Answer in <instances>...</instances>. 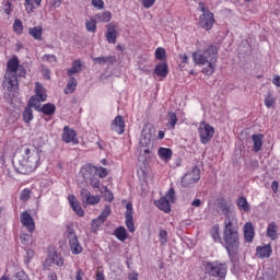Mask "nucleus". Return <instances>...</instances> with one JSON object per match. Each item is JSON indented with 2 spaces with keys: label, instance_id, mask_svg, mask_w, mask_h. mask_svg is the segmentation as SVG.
I'll return each mask as SVG.
<instances>
[{
  "label": "nucleus",
  "instance_id": "dca6fc26",
  "mask_svg": "<svg viewBox=\"0 0 280 280\" xmlns=\"http://www.w3.org/2000/svg\"><path fill=\"white\" fill-rule=\"evenodd\" d=\"M244 240L247 244H253L255 240V225L252 222H247L243 226Z\"/></svg>",
  "mask_w": 280,
  "mask_h": 280
},
{
  "label": "nucleus",
  "instance_id": "f03ea898",
  "mask_svg": "<svg viewBox=\"0 0 280 280\" xmlns=\"http://www.w3.org/2000/svg\"><path fill=\"white\" fill-rule=\"evenodd\" d=\"M192 60L195 65H208L202 69L205 75H213L215 72V63L218 62V47L210 45L203 52H192Z\"/></svg>",
  "mask_w": 280,
  "mask_h": 280
},
{
  "label": "nucleus",
  "instance_id": "f704fd0d",
  "mask_svg": "<svg viewBox=\"0 0 280 280\" xmlns=\"http://www.w3.org/2000/svg\"><path fill=\"white\" fill-rule=\"evenodd\" d=\"M80 71H82V63L80 62V60H75L72 63V68L68 70V75H75V73H80Z\"/></svg>",
  "mask_w": 280,
  "mask_h": 280
},
{
  "label": "nucleus",
  "instance_id": "c9c22d12",
  "mask_svg": "<svg viewBox=\"0 0 280 280\" xmlns=\"http://www.w3.org/2000/svg\"><path fill=\"white\" fill-rule=\"evenodd\" d=\"M237 207L238 209H241V211H250V206L248 205V200H246V197H240L237 199Z\"/></svg>",
  "mask_w": 280,
  "mask_h": 280
},
{
  "label": "nucleus",
  "instance_id": "4c0bfd02",
  "mask_svg": "<svg viewBox=\"0 0 280 280\" xmlns=\"http://www.w3.org/2000/svg\"><path fill=\"white\" fill-rule=\"evenodd\" d=\"M22 116H23V121H25V124H30V121L34 119V112L32 110V107L26 106Z\"/></svg>",
  "mask_w": 280,
  "mask_h": 280
},
{
  "label": "nucleus",
  "instance_id": "09e8293b",
  "mask_svg": "<svg viewBox=\"0 0 280 280\" xmlns=\"http://www.w3.org/2000/svg\"><path fill=\"white\" fill-rule=\"evenodd\" d=\"M72 210L79 215V218H84V210L82 209V206L79 203H73Z\"/></svg>",
  "mask_w": 280,
  "mask_h": 280
},
{
  "label": "nucleus",
  "instance_id": "2f4dec72",
  "mask_svg": "<svg viewBox=\"0 0 280 280\" xmlns=\"http://www.w3.org/2000/svg\"><path fill=\"white\" fill-rule=\"evenodd\" d=\"M45 102V101H40V98H37V96H31L27 107L28 108H34L35 110H37V113H40V108H43V106H40V103Z\"/></svg>",
  "mask_w": 280,
  "mask_h": 280
},
{
  "label": "nucleus",
  "instance_id": "0eeeda50",
  "mask_svg": "<svg viewBox=\"0 0 280 280\" xmlns=\"http://www.w3.org/2000/svg\"><path fill=\"white\" fill-rule=\"evenodd\" d=\"M198 133H199L200 143H202V145H207V143H209L211 139H213V135H215V128L202 121L199 125Z\"/></svg>",
  "mask_w": 280,
  "mask_h": 280
},
{
  "label": "nucleus",
  "instance_id": "473e14b6",
  "mask_svg": "<svg viewBox=\"0 0 280 280\" xmlns=\"http://www.w3.org/2000/svg\"><path fill=\"white\" fill-rule=\"evenodd\" d=\"M113 19V14L110 11H104L96 14V21L100 23H109V21Z\"/></svg>",
  "mask_w": 280,
  "mask_h": 280
},
{
  "label": "nucleus",
  "instance_id": "58836bf2",
  "mask_svg": "<svg viewBox=\"0 0 280 280\" xmlns=\"http://www.w3.org/2000/svg\"><path fill=\"white\" fill-rule=\"evenodd\" d=\"M176 124H178V117L176 116V113L168 112V122L167 126L174 130L176 128Z\"/></svg>",
  "mask_w": 280,
  "mask_h": 280
},
{
  "label": "nucleus",
  "instance_id": "39448f33",
  "mask_svg": "<svg viewBox=\"0 0 280 280\" xmlns=\"http://www.w3.org/2000/svg\"><path fill=\"white\" fill-rule=\"evenodd\" d=\"M140 148L143 154H150V152H152V148H154V127L150 124H145L142 128Z\"/></svg>",
  "mask_w": 280,
  "mask_h": 280
},
{
  "label": "nucleus",
  "instance_id": "8fccbe9b",
  "mask_svg": "<svg viewBox=\"0 0 280 280\" xmlns=\"http://www.w3.org/2000/svg\"><path fill=\"white\" fill-rule=\"evenodd\" d=\"M32 191L30 189H23L20 195V200H23V202H27V200L31 198Z\"/></svg>",
  "mask_w": 280,
  "mask_h": 280
},
{
  "label": "nucleus",
  "instance_id": "f257e3e1",
  "mask_svg": "<svg viewBox=\"0 0 280 280\" xmlns=\"http://www.w3.org/2000/svg\"><path fill=\"white\" fill-rule=\"evenodd\" d=\"M40 165V151L36 148H23L13 159V167L18 174H32Z\"/></svg>",
  "mask_w": 280,
  "mask_h": 280
},
{
  "label": "nucleus",
  "instance_id": "6e6552de",
  "mask_svg": "<svg viewBox=\"0 0 280 280\" xmlns=\"http://www.w3.org/2000/svg\"><path fill=\"white\" fill-rule=\"evenodd\" d=\"M174 198H176V192L174 191V188H171L166 196L162 197L160 200L154 201V205L158 207V209L164 211V213H170V211H172V206L170 202H174Z\"/></svg>",
  "mask_w": 280,
  "mask_h": 280
},
{
  "label": "nucleus",
  "instance_id": "5701e85b",
  "mask_svg": "<svg viewBox=\"0 0 280 280\" xmlns=\"http://www.w3.org/2000/svg\"><path fill=\"white\" fill-rule=\"evenodd\" d=\"M256 255L260 259H268L272 255V247L271 246H258L256 248Z\"/></svg>",
  "mask_w": 280,
  "mask_h": 280
},
{
  "label": "nucleus",
  "instance_id": "9b49d317",
  "mask_svg": "<svg viewBox=\"0 0 280 280\" xmlns=\"http://www.w3.org/2000/svg\"><path fill=\"white\" fill-rule=\"evenodd\" d=\"M5 73L9 75H16L19 73L20 78H23L26 71L23 69V66L19 63V58L13 57L7 63Z\"/></svg>",
  "mask_w": 280,
  "mask_h": 280
},
{
  "label": "nucleus",
  "instance_id": "a18cd8bd",
  "mask_svg": "<svg viewBox=\"0 0 280 280\" xmlns=\"http://www.w3.org/2000/svg\"><path fill=\"white\" fill-rule=\"evenodd\" d=\"M112 210H110V206H105V208L103 209V211L101 212V214L98 215V218L103 221L106 222V219L108 218V215H110Z\"/></svg>",
  "mask_w": 280,
  "mask_h": 280
},
{
  "label": "nucleus",
  "instance_id": "79ce46f5",
  "mask_svg": "<svg viewBox=\"0 0 280 280\" xmlns=\"http://www.w3.org/2000/svg\"><path fill=\"white\" fill-rule=\"evenodd\" d=\"M13 32H15V34H23V22L19 19H16L13 23Z\"/></svg>",
  "mask_w": 280,
  "mask_h": 280
},
{
  "label": "nucleus",
  "instance_id": "393cba45",
  "mask_svg": "<svg viewBox=\"0 0 280 280\" xmlns=\"http://www.w3.org/2000/svg\"><path fill=\"white\" fill-rule=\"evenodd\" d=\"M154 73H156L160 78H167V73H170V67L166 62H160L155 66Z\"/></svg>",
  "mask_w": 280,
  "mask_h": 280
},
{
  "label": "nucleus",
  "instance_id": "de8ad7c7",
  "mask_svg": "<svg viewBox=\"0 0 280 280\" xmlns=\"http://www.w3.org/2000/svg\"><path fill=\"white\" fill-rule=\"evenodd\" d=\"M166 51L165 48L159 47L155 50V58L156 60H165Z\"/></svg>",
  "mask_w": 280,
  "mask_h": 280
},
{
  "label": "nucleus",
  "instance_id": "603ef678",
  "mask_svg": "<svg viewBox=\"0 0 280 280\" xmlns=\"http://www.w3.org/2000/svg\"><path fill=\"white\" fill-rule=\"evenodd\" d=\"M68 242L70 246H80V242L78 241V235L68 236Z\"/></svg>",
  "mask_w": 280,
  "mask_h": 280
},
{
  "label": "nucleus",
  "instance_id": "c85d7f7f",
  "mask_svg": "<svg viewBox=\"0 0 280 280\" xmlns=\"http://www.w3.org/2000/svg\"><path fill=\"white\" fill-rule=\"evenodd\" d=\"M93 61L96 65H113L114 62H117V57L116 56H107V57H96L93 58Z\"/></svg>",
  "mask_w": 280,
  "mask_h": 280
},
{
  "label": "nucleus",
  "instance_id": "864d4df0",
  "mask_svg": "<svg viewBox=\"0 0 280 280\" xmlns=\"http://www.w3.org/2000/svg\"><path fill=\"white\" fill-rule=\"evenodd\" d=\"M25 1V8L28 12H34V3H36V0H24Z\"/></svg>",
  "mask_w": 280,
  "mask_h": 280
},
{
  "label": "nucleus",
  "instance_id": "c756f323",
  "mask_svg": "<svg viewBox=\"0 0 280 280\" xmlns=\"http://www.w3.org/2000/svg\"><path fill=\"white\" fill-rule=\"evenodd\" d=\"M39 113H43V115H46L48 117H51V115L56 114V105L54 103L44 104L39 109Z\"/></svg>",
  "mask_w": 280,
  "mask_h": 280
},
{
  "label": "nucleus",
  "instance_id": "37998d69",
  "mask_svg": "<svg viewBox=\"0 0 280 280\" xmlns=\"http://www.w3.org/2000/svg\"><path fill=\"white\" fill-rule=\"evenodd\" d=\"M115 235H116V237H117L118 240H120L121 242H124V240H126V237H127L126 228L120 226V228L116 229Z\"/></svg>",
  "mask_w": 280,
  "mask_h": 280
},
{
  "label": "nucleus",
  "instance_id": "ea45409f",
  "mask_svg": "<svg viewBox=\"0 0 280 280\" xmlns=\"http://www.w3.org/2000/svg\"><path fill=\"white\" fill-rule=\"evenodd\" d=\"M35 255H36V252H34V248L32 247L25 248V256H24L25 264H30V261H32Z\"/></svg>",
  "mask_w": 280,
  "mask_h": 280
},
{
  "label": "nucleus",
  "instance_id": "f8f14e48",
  "mask_svg": "<svg viewBox=\"0 0 280 280\" xmlns=\"http://www.w3.org/2000/svg\"><path fill=\"white\" fill-rule=\"evenodd\" d=\"M213 23H215V19L211 11H207L199 16V25L207 32L213 27Z\"/></svg>",
  "mask_w": 280,
  "mask_h": 280
},
{
  "label": "nucleus",
  "instance_id": "72a5a7b5",
  "mask_svg": "<svg viewBox=\"0 0 280 280\" xmlns=\"http://www.w3.org/2000/svg\"><path fill=\"white\" fill-rule=\"evenodd\" d=\"M265 106L266 108H275L277 106V98H275L271 92L265 95Z\"/></svg>",
  "mask_w": 280,
  "mask_h": 280
},
{
  "label": "nucleus",
  "instance_id": "0e129e2a",
  "mask_svg": "<svg viewBox=\"0 0 280 280\" xmlns=\"http://www.w3.org/2000/svg\"><path fill=\"white\" fill-rule=\"evenodd\" d=\"M30 240H31L30 234H22L21 235L22 244L27 245V242H30Z\"/></svg>",
  "mask_w": 280,
  "mask_h": 280
},
{
  "label": "nucleus",
  "instance_id": "a19ab883",
  "mask_svg": "<svg viewBox=\"0 0 280 280\" xmlns=\"http://www.w3.org/2000/svg\"><path fill=\"white\" fill-rule=\"evenodd\" d=\"M102 224H104L103 219H100V217L97 219H94L92 221V224H91L92 233H95L96 231H100V226H102Z\"/></svg>",
  "mask_w": 280,
  "mask_h": 280
},
{
  "label": "nucleus",
  "instance_id": "3c124183",
  "mask_svg": "<svg viewBox=\"0 0 280 280\" xmlns=\"http://www.w3.org/2000/svg\"><path fill=\"white\" fill-rule=\"evenodd\" d=\"M96 175L100 178H106V176H108V170L106 167L100 166V167H97Z\"/></svg>",
  "mask_w": 280,
  "mask_h": 280
},
{
  "label": "nucleus",
  "instance_id": "6ab92c4d",
  "mask_svg": "<svg viewBox=\"0 0 280 280\" xmlns=\"http://www.w3.org/2000/svg\"><path fill=\"white\" fill-rule=\"evenodd\" d=\"M225 248L232 261V266H233L232 272H235L240 268V264L237 261V246H226Z\"/></svg>",
  "mask_w": 280,
  "mask_h": 280
},
{
  "label": "nucleus",
  "instance_id": "f3484780",
  "mask_svg": "<svg viewBox=\"0 0 280 280\" xmlns=\"http://www.w3.org/2000/svg\"><path fill=\"white\" fill-rule=\"evenodd\" d=\"M81 199L83 205H98L100 202V197L92 196L86 188L81 189Z\"/></svg>",
  "mask_w": 280,
  "mask_h": 280
},
{
  "label": "nucleus",
  "instance_id": "e433bc0d",
  "mask_svg": "<svg viewBox=\"0 0 280 280\" xmlns=\"http://www.w3.org/2000/svg\"><path fill=\"white\" fill-rule=\"evenodd\" d=\"M75 86H78V80H75V78L72 77L67 83V86L65 90L66 95H69V93H73V91H75Z\"/></svg>",
  "mask_w": 280,
  "mask_h": 280
},
{
  "label": "nucleus",
  "instance_id": "2eb2a0df",
  "mask_svg": "<svg viewBox=\"0 0 280 280\" xmlns=\"http://www.w3.org/2000/svg\"><path fill=\"white\" fill-rule=\"evenodd\" d=\"M132 213H133L132 203L128 202L126 205L125 224H126L129 233H135V231H136V229H135V220L132 218Z\"/></svg>",
  "mask_w": 280,
  "mask_h": 280
},
{
  "label": "nucleus",
  "instance_id": "9d476101",
  "mask_svg": "<svg viewBox=\"0 0 280 280\" xmlns=\"http://www.w3.org/2000/svg\"><path fill=\"white\" fill-rule=\"evenodd\" d=\"M51 264H55V266H63L65 265V258H62V255L59 254L56 250L48 252V256L46 257L43 268L44 270H49L51 268Z\"/></svg>",
  "mask_w": 280,
  "mask_h": 280
},
{
  "label": "nucleus",
  "instance_id": "052dcab7",
  "mask_svg": "<svg viewBox=\"0 0 280 280\" xmlns=\"http://www.w3.org/2000/svg\"><path fill=\"white\" fill-rule=\"evenodd\" d=\"M160 240H162L161 244H165V242H167V231L165 230L160 231Z\"/></svg>",
  "mask_w": 280,
  "mask_h": 280
},
{
  "label": "nucleus",
  "instance_id": "49530a36",
  "mask_svg": "<svg viewBox=\"0 0 280 280\" xmlns=\"http://www.w3.org/2000/svg\"><path fill=\"white\" fill-rule=\"evenodd\" d=\"M211 235H212V238H213L214 242H220L221 241V238H220V226H218V225L212 226Z\"/></svg>",
  "mask_w": 280,
  "mask_h": 280
},
{
  "label": "nucleus",
  "instance_id": "1a4fd4ad",
  "mask_svg": "<svg viewBox=\"0 0 280 280\" xmlns=\"http://www.w3.org/2000/svg\"><path fill=\"white\" fill-rule=\"evenodd\" d=\"M200 180V168L198 166H194L191 171L187 172L180 180L182 187H191L196 185Z\"/></svg>",
  "mask_w": 280,
  "mask_h": 280
},
{
  "label": "nucleus",
  "instance_id": "4d7b16f0",
  "mask_svg": "<svg viewBox=\"0 0 280 280\" xmlns=\"http://www.w3.org/2000/svg\"><path fill=\"white\" fill-rule=\"evenodd\" d=\"M16 279L18 280H30V276H27V273H25V271H19L16 273Z\"/></svg>",
  "mask_w": 280,
  "mask_h": 280
},
{
  "label": "nucleus",
  "instance_id": "a211bd4d",
  "mask_svg": "<svg viewBox=\"0 0 280 280\" xmlns=\"http://www.w3.org/2000/svg\"><path fill=\"white\" fill-rule=\"evenodd\" d=\"M81 174L84 180H91L92 178L97 176V166L86 164L81 168Z\"/></svg>",
  "mask_w": 280,
  "mask_h": 280
},
{
  "label": "nucleus",
  "instance_id": "338daca9",
  "mask_svg": "<svg viewBox=\"0 0 280 280\" xmlns=\"http://www.w3.org/2000/svg\"><path fill=\"white\" fill-rule=\"evenodd\" d=\"M96 280H106V277L104 276V271L96 272Z\"/></svg>",
  "mask_w": 280,
  "mask_h": 280
},
{
  "label": "nucleus",
  "instance_id": "412c9836",
  "mask_svg": "<svg viewBox=\"0 0 280 280\" xmlns=\"http://www.w3.org/2000/svg\"><path fill=\"white\" fill-rule=\"evenodd\" d=\"M218 207L220 211H222V213L225 215V220H229V218H236L235 215H231V209L229 208V202L223 197L219 198Z\"/></svg>",
  "mask_w": 280,
  "mask_h": 280
},
{
  "label": "nucleus",
  "instance_id": "e2e57ef3",
  "mask_svg": "<svg viewBox=\"0 0 280 280\" xmlns=\"http://www.w3.org/2000/svg\"><path fill=\"white\" fill-rule=\"evenodd\" d=\"M68 200H69V203H70V207H73V205H78V200L75 199V196L74 195H69L68 196Z\"/></svg>",
  "mask_w": 280,
  "mask_h": 280
},
{
  "label": "nucleus",
  "instance_id": "69168bd1",
  "mask_svg": "<svg viewBox=\"0 0 280 280\" xmlns=\"http://www.w3.org/2000/svg\"><path fill=\"white\" fill-rule=\"evenodd\" d=\"M257 280H276L275 277L264 273L261 277H258Z\"/></svg>",
  "mask_w": 280,
  "mask_h": 280
},
{
  "label": "nucleus",
  "instance_id": "ddd939ff",
  "mask_svg": "<svg viewBox=\"0 0 280 280\" xmlns=\"http://www.w3.org/2000/svg\"><path fill=\"white\" fill-rule=\"evenodd\" d=\"M61 140L63 141V143H73L75 145L78 144V132L69 126H65L61 135Z\"/></svg>",
  "mask_w": 280,
  "mask_h": 280
},
{
  "label": "nucleus",
  "instance_id": "7ed1b4c3",
  "mask_svg": "<svg viewBox=\"0 0 280 280\" xmlns=\"http://www.w3.org/2000/svg\"><path fill=\"white\" fill-rule=\"evenodd\" d=\"M238 230L237 218H229L224 220L223 240L225 246H240Z\"/></svg>",
  "mask_w": 280,
  "mask_h": 280
},
{
  "label": "nucleus",
  "instance_id": "20e7f679",
  "mask_svg": "<svg viewBox=\"0 0 280 280\" xmlns=\"http://www.w3.org/2000/svg\"><path fill=\"white\" fill-rule=\"evenodd\" d=\"M205 272L210 280H226L229 266H226V262H220L218 260L208 261L205 265Z\"/></svg>",
  "mask_w": 280,
  "mask_h": 280
},
{
  "label": "nucleus",
  "instance_id": "bf43d9fd",
  "mask_svg": "<svg viewBox=\"0 0 280 280\" xmlns=\"http://www.w3.org/2000/svg\"><path fill=\"white\" fill-rule=\"evenodd\" d=\"M92 5L102 10L104 8V0H92Z\"/></svg>",
  "mask_w": 280,
  "mask_h": 280
},
{
  "label": "nucleus",
  "instance_id": "5fc2aeb1",
  "mask_svg": "<svg viewBox=\"0 0 280 280\" xmlns=\"http://www.w3.org/2000/svg\"><path fill=\"white\" fill-rule=\"evenodd\" d=\"M90 180V185L91 187H93L94 189H100V185H101V182L100 179H97L95 176L92 177Z\"/></svg>",
  "mask_w": 280,
  "mask_h": 280
},
{
  "label": "nucleus",
  "instance_id": "b1692460",
  "mask_svg": "<svg viewBox=\"0 0 280 280\" xmlns=\"http://www.w3.org/2000/svg\"><path fill=\"white\" fill-rule=\"evenodd\" d=\"M33 97H37L40 101L47 102V91L45 90V86L40 84V82L35 83V95Z\"/></svg>",
  "mask_w": 280,
  "mask_h": 280
},
{
  "label": "nucleus",
  "instance_id": "aec40b11",
  "mask_svg": "<svg viewBox=\"0 0 280 280\" xmlns=\"http://www.w3.org/2000/svg\"><path fill=\"white\" fill-rule=\"evenodd\" d=\"M112 130H114V132H117V135H124V132L126 131V122L124 121L122 116H117L114 119L112 124Z\"/></svg>",
  "mask_w": 280,
  "mask_h": 280
},
{
  "label": "nucleus",
  "instance_id": "c03bdc74",
  "mask_svg": "<svg viewBox=\"0 0 280 280\" xmlns=\"http://www.w3.org/2000/svg\"><path fill=\"white\" fill-rule=\"evenodd\" d=\"M85 27L89 32H92V34H95V32H97V23L93 19L85 23Z\"/></svg>",
  "mask_w": 280,
  "mask_h": 280
},
{
  "label": "nucleus",
  "instance_id": "13d9d810",
  "mask_svg": "<svg viewBox=\"0 0 280 280\" xmlns=\"http://www.w3.org/2000/svg\"><path fill=\"white\" fill-rule=\"evenodd\" d=\"M156 3V0H142L143 8L150 9Z\"/></svg>",
  "mask_w": 280,
  "mask_h": 280
},
{
  "label": "nucleus",
  "instance_id": "4468645a",
  "mask_svg": "<svg viewBox=\"0 0 280 280\" xmlns=\"http://www.w3.org/2000/svg\"><path fill=\"white\" fill-rule=\"evenodd\" d=\"M20 222L25 226L28 233H34L36 231V223H34V218L30 212L24 211L20 214Z\"/></svg>",
  "mask_w": 280,
  "mask_h": 280
},
{
  "label": "nucleus",
  "instance_id": "6e6d98bb",
  "mask_svg": "<svg viewBox=\"0 0 280 280\" xmlns=\"http://www.w3.org/2000/svg\"><path fill=\"white\" fill-rule=\"evenodd\" d=\"M49 5L52 10H58L62 5V0H50Z\"/></svg>",
  "mask_w": 280,
  "mask_h": 280
},
{
  "label": "nucleus",
  "instance_id": "bb28decb",
  "mask_svg": "<svg viewBox=\"0 0 280 280\" xmlns=\"http://www.w3.org/2000/svg\"><path fill=\"white\" fill-rule=\"evenodd\" d=\"M254 152H259L264 145V135L257 133L252 136Z\"/></svg>",
  "mask_w": 280,
  "mask_h": 280
},
{
  "label": "nucleus",
  "instance_id": "4be33fe9",
  "mask_svg": "<svg viewBox=\"0 0 280 280\" xmlns=\"http://www.w3.org/2000/svg\"><path fill=\"white\" fill-rule=\"evenodd\" d=\"M106 40L107 43L115 45L117 43V30H115V26L113 23H109L107 25V33H106Z\"/></svg>",
  "mask_w": 280,
  "mask_h": 280
},
{
  "label": "nucleus",
  "instance_id": "cd10ccee",
  "mask_svg": "<svg viewBox=\"0 0 280 280\" xmlns=\"http://www.w3.org/2000/svg\"><path fill=\"white\" fill-rule=\"evenodd\" d=\"M28 34L34 40H43V26L30 27Z\"/></svg>",
  "mask_w": 280,
  "mask_h": 280
},
{
  "label": "nucleus",
  "instance_id": "7c9ffc66",
  "mask_svg": "<svg viewBox=\"0 0 280 280\" xmlns=\"http://www.w3.org/2000/svg\"><path fill=\"white\" fill-rule=\"evenodd\" d=\"M158 154L162 161H171L173 156L172 149L163 147L159 148Z\"/></svg>",
  "mask_w": 280,
  "mask_h": 280
},
{
  "label": "nucleus",
  "instance_id": "774afa93",
  "mask_svg": "<svg viewBox=\"0 0 280 280\" xmlns=\"http://www.w3.org/2000/svg\"><path fill=\"white\" fill-rule=\"evenodd\" d=\"M272 84H275V86H279L280 88V77L276 75L272 80Z\"/></svg>",
  "mask_w": 280,
  "mask_h": 280
},
{
  "label": "nucleus",
  "instance_id": "a878e982",
  "mask_svg": "<svg viewBox=\"0 0 280 280\" xmlns=\"http://www.w3.org/2000/svg\"><path fill=\"white\" fill-rule=\"evenodd\" d=\"M278 231H279V226L277 225V223L270 222L266 231L267 237H269L270 240H277L279 235Z\"/></svg>",
  "mask_w": 280,
  "mask_h": 280
},
{
  "label": "nucleus",
  "instance_id": "423d86ee",
  "mask_svg": "<svg viewBox=\"0 0 280 280\" xmlns=\"http://www.w3.org/2000/svg\"><path fill=\"white\" fill-rule=\"evenodd\" d=\"M2 86L4 91H8L10 95L16 97L19 94V78L18 74H7L4 73V78L2 81Z\"/></svg>",
  "mask_w": 280,
  "mask_h": 280
},
{
  "label": "nucleus",
  "instance_id": "680f3d73",
  "mask_svg": "<svg viewBox=\"0 0 280 280\" xmlns=\"http://www.w3.org/2000/svg\"><path fill=\"white\" fill-rule=\"evenodd\" d=\"M71 253L73 255H80V253H82V246H72L71 247Z\"/></svg>",
  "mask_w": 280,
  "mask_h": 280
}]
</instances>
